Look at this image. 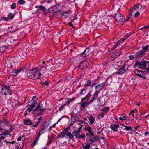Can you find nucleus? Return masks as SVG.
<instances>
[{
  "label": "nucleus",
  "instance_id": "nucleus-1",
  "mask_svg": "<svg viewBox=\"0 0 149 149\" xmlns=\"http://www.w3.org/2000/svg\"><path fill=\"white\" fill-rule=\"evenodd\" d=\"M82 127V125H81V127L78 128L77 130H74L71 134L70 133L68 132L66 134V136H68L69 138L70 139H73L74 136H75L77 138H81L83 139L85 137V135L84 134L81 133V128Z\"/></svg>",
  "mask_w": 149,
  "mask_h": 149
},
{
  "label": "nucleus",
  "instance_id": "nucleus-2",
  "mask_svg": "<svg viewBox=\"0 0 149 149\" xmlns=\"http://www.w3.org/2000/svg\"><path fill=\"white\" fill-rule=\"evenodd\" d=\"M27 76L30 79L36 80L40 79L41 77L40 73L36 68L30 69L27 72Z\"/></svg>",
  "mask_w": 149,
  "mask_h": 149
},
{
  "label": "nucleus",
  "instance_id": "nucleus-3",
  "mask_svg": "<svg viewBox=\"0 0 149 149\" xmlns=\"http://www.w3.org/2000/svg\"><path fill=\"white\" fill-rule=\"evenodd\" d=\"M38 99V98L35 96L33 97L31 100L29 101L27 105L28 108L26 111H27L30 113L33 110V109L35 107L36 105L37 104L36 101Z\"/></svg>",
  "mask_w": 149,
  "mask_h": 149
},
{
  "label": "nucleus",
  "instance_id": "nucleus-4",
  "mask_svg": "<svg viewBox=\"0 0 149 149\" xmlns=\"http://www.w3.org/2000/svg\"><path fill=\"white\" fill-rule=\"evenodd\" d=\"M86 131L89 132V133H86V135L88 138L90 137L89 140L91 142H93L97 140V139L94 136L93 132L92 131L91 128L89 125L86 127L85 128Z\"/></svg>",
  "mask_w": 149,
  "mask_h": 149
},
{
  "label": "nucleus",
  "instance_id": "nucleus-5",
  "mask_svg": "<svg viewBox=\"0 0 149 149\" xmlns=\"http://www.w3.org/2000/svg\"><path fill=\"white\" fill-rule=\"evenodd\" d=\"M3 87L1 89L0 92V95H12L13 92L11 91L10 89V87L6 85H3Z\"/></svg>",
  "mask_w": 149,
  "mask_h": 149
},
{
  "label": "nucleus",
  "instance_id": "nucleus-6",
  "mask_svg": "<svg viewBox=\"0 0 149 149\" xmlns=\"http://www.w3.org/2000/svg\"><path fill=\"white\" fill-rule=\"evenodd\" d=\"M147 50L148 48L147 47L143 46L142 47V50L137 52L135 54V58H138L143 57L146 54Z\"/></svg>",
  "mask_w": 149,
  "mask_h": 149
},
{
  "label": "nucleus",
  "instance_id": "nucleus-7",
  "mask_svg": "<svg viewBox=\"0 0 149 149\" xmlns=\"http://www.w3.org/2000/svg\"><path fill=\"white\" fill-rule=\"evenodd\" d=\"M115 18L117 22L119 23H123L125 21L124 16L120 13H116L115 16Z\"/></svg>",
  "mask_w": 149,
  "mask_h": 149
},
{
  "label": "nucleus",
  "instance_id": "nucleus-8",
  "mask_svg": "<svg viewBox=\"0 0 149 149\" xmlns=\"http://www.w3.org/2000/svg\"><path fill=\"white\" fill-rule=\"evenodd\" d=\"M147 63L146 61L140 62L139 61H136L135 66L136 67H139L142 69H145L146 68Z\"/></svg>",
  "mask_w": 149,
  "mask_h": 149
},
{
  "label": "nucleus",
  "instance_id": "nucleus-9",
  "mask_svg": "<svg viewBox=\"0 0 149 149\" xmlns=\"http://www.w3.org/2000/svg\"><path fill=\"white\" fill-rule=\"evenodd\" d=\"M44 111V109L42 107H41L40 103H39L38 105L36 107L34 110L33 112L35 113H37L39 115L42 114V113H43Z\"/></svg>",
  "mask_w": 149,
  "mask_h": 149
},
{
  "label": "nucleus",
  "instance_id": "nucleus-10",
  "mask_svg": "<svg viewBox=\"0 0 149 149\" xmlns=\"http://www.w3.org/2000/svg\"><path fill=\"white\" fill-rule=\"evenodd\" d=\"M40 73V76L43 75L45 76L46 75V70L45 68L43 66H39L36 68Z\"/></svg>",
  "mask_w": 149,
  "mask_h": 149
},
{
  "label": "nucleus",
  "instance_id": "nucleus-11",
  "mask_svg": "<svg viewBox=\"0 0 149 149\" xmlns=\"http://www.w3.org/2000/svg\"><path fill=\"white\" fill-rule=\"evenodd\" d=\"M65 14H67L68 15V13L66 12H63V13H62L61 11H57L56 10L54 14V15L57 16V17H61L63 16H65L66 18L68 17V15H65Z\"/></svg>",
  "mask_w": 149,
  "mask_h": 149
},
{
  "label": "nucleus",
  "instance_id": "nucleus-12",
  "mask_svg": "<svg viewBox=\"0 0 149 149\" xmlns=\"http://www.w3.org/2000/svg\"><path fill=\"white\" fill-rule=\"evenodd\" d=\"M92 51L90 50V48H87L82 53V56L83 57H86L88 56L92 52Z\"/></svg>",
  "mask_w": 149,
  "mask_h": 149
},
{
  "label": "nucleus",
  "instance_id": "nucleus-13",
  "mask_svg": "<svg viewBox=\"0 0 149 149\" xmlns=\"http://www.w3.org/2000/svg\"><path fill=\"white\" fill-rule=\"evenodd\" d=\"M103 88L101 86H100L98 85H97L95 87V89H96V91L95 92L94 94L93 95L96 96L97 97L98 96V95L100 91Z\"/></svg>",
  "mask_w": 149,
  "mask_h": 149
},
{
  "label": "nucleus",
  "instance_id": "nucleus-14",
  "mask_svg": "<svg viewBox=\"0 0 149 149\" xmlns=\"http://www.w3.org/2000/svg\"><path fill=\"white\" fill-rule=\"evenodd\" d=\"M89 60V59L87 58L86 60L84 61L83 62L80 63L79 65V68H81V69H84L87 67V65H86L85 62H88Z\"/></svg>",
  "mask_w": 149,
  "mask_h": 149
},
{
  "label": "nucleus",
  "instance_id": "nucleus-15",
  "mask_svg": "<svg viewBox=\"0 0 149 149\" xmlns=\"http://www.w3.org/2000/svg\"><path fill=\"white\" fill-rule=\"evenodd\" d=\"M49 126V125L46 121L43 122L41 124V129L40 130L42 132L45 130L46 128Z\"/></svg>",
  "mask_w": 149,
  "mask_h": 149
},
{
  "label": "nucleus",
  "instance_id": "nucleus-16",
  "mask_svg": "<svg viewBox=\"0 0 149 149\" xmlns=\"http://www.w3.org/2000/svg\"><path fill=\"white\" fill-rule=\"evenodd\" d=\"M136 73L137 72L136 74L137 76H139L141 78H144L145 77L144 76V72L143 71L137 70H136Z\"/></svg>",
  "mask_w": 149,
  "mask_h": 149
},
{
  "label": "nucleus",
  "instance_id": "nucleus-17",
  "mask_svg": "<svg viewBox=\"0 0 149 149\" xmlns=\"http://www.w3.org/2000/svg\"><path fill=\"white\" fill-rule=\"evenodd\" d=\"M24 124L26 125H33L31 120L29 119H26L24 120Z\"/></svg>",
  "mask_w": 149,
  "mask_h": 149
},
{
  "label": "nucleus",
  "instance_id": "nucleus-18",
  "mask_svg": "<svg viewBox=\"0 0 149 149\" xmlns=\"http://www.w3.org/2000/svg\"><path fill=\"white\" fill-rule=\"evenodd\" d=\"M35 8H38V9L37 10L38 12L39 10H42L43 12H45L46 10V8L45 7L42 5L36 6Z\"/></svg>",
  "mask_w": 149,
  "mask_h": 149
},
{
  "label": "nucleus",
  "instance_id": "nucleus-19",
  "mask_svg": "<svg viewBox=\"0 0 149 149\" xmlns=\"http://www.w3.org/2000/svg\"><path fill=\"white\" fill-rule=\"evenodd\" d=\"M8 124L7 122L4 119H2L0 120V127H3L6 126Z\"/></svg>",
  "mask_w": 149,
  "mask_h": 149
},
{
  "label": "nucleus",
  "instance_id": "nucleus-20",
  "mask_svg": "<svg viewBox=\"0 0 149 149\" xmlns=\"http://www.w3.org/2000/svg\"><path fill=\"white\" fill-rule=\"evenodd\" d=\"M57 10V8L56 6H53L49 9V12L54 14Z\"/></svg>",
  "mask_w": 149,
  "mask_h": 149
},
{
  "label": "nucleus",
  "instance_id": "nucleus-21",
  "mask_svg": "<svg viewBox=\"0 0 149 149\" xmlns=\"http://www.w3.org/2000/svg\"><path fill=\"white\" fill-rule=\"evenodd\" d=\"M42 120V117H39L38 119L37 122L35 124L33 125V126L35 128L37 127L38 125L40 123Z\"/></svg>",
  "mask_w": 149,
  "mask_h": 149
},
{
  "label": "nucleus",
  "instance_id": "nucleus-22",
  "mask_svg": "<svg viewBox=\"0 0 149 149\" xmlns=\"http://www.w3.org/2000/svg\"><path fill=\"white\" fill-rule=\"evenodd\" d=\"M111 128L114 131L117 132L118 131V128L119 127V125L116 124H115L114 125H111L110 126Z\"/></svg>",
  "mask_w": 149,
  "mask_h": 149
},
{
  "label": "nucleus",
  "instance_id": "nucleus-23",
  "mask_svg": "<svg viewBox=\"0 0 149 149\" xmlns=\"http://www.w3.org/2000/svg\"><path fill=\"white\" fill-rule=\"evenodd\" d=\"M126 70H125L124 68V67H123L120 68L118 70V72L117 73L118 74H123L126 71Z\"/></svg>",
  "mask_w": 149,
  "mask_h": 149
},
{
  "label": "nucleus",
  "instance_id": "nucleus-24",
  "mask_svg": "<svg viewBox=\"0 0 149 149\" xmlns=\"http://www.w3.org/2000/svg\"><path fill=\"white\" fill-rule=\"evenodd\" d=\"M87 118L89 119L90 123L89 125L91 126L94 123L95 118L91 115L90 116V117H88Z\"/></svg>",
  "mask_w": 149,
  "mask_h": 149
},
{
  "label": "nucleus",
  "instance_id": "nucleus-25",
  "mask_svg": "<svg viewBox=\"0 0 149 149\" xmlns=\"http://www.w3.org/2000/svg\"><path fill=\"white\" fill-rule=\"evenodd\" d=\"M122 42V41H121V40L120 39L117 42H116V44L114 45V46L111 48V50H113L116 49L120 44L122 43H121Z\"/></svg>",
  "mask_w": 149,
  "mask_h": 149
},
{
  "label": "nucleus",
  "instance_id": "nucleus-26",
  "mask_svg": "<svg viewBox=\"0 0 149 149\" xmlns=\"http://www.w3.org/2000/svg\"><path fill=\"white\" fill-rule=\"evenodd\" d=\"M97 97L93 95V96L91 98L90 101L87 103L86 102V105H89L91 103L93 102L95 100L97 99Z\"/></svg>",
  "mask_w": 149,
  "mask_h": 149
},
{
  "label": "nucleus",
  "instance_id": "nucleus-27",
  "mask_svg": "<svg viewBox=\"0 0 149 149\" xmlns=\"http://www.w3.org/2000/svg\"><path fill=\"white\" fill-rule=\"evenodd\" d=\"M90 144L87 143L86 144H82V146L83 149H90Z\"/></svg>",
  "mask_w": 149,
  "mask_h": 149
},
{
  "label": "nucleus",
  "instance_id": "nucleus-28",
  "mask_svg": "<svg viewBox=\"0 0 149 149\" xmlns=\"http://www.w3.org/2000/svg\"><path fill=\"white\" fill-rule=\"evenodd\" d=\"M134 9L137 10H139L140 9H142V6L140 4H138L136 6H134Z\"/></svg>",
  "mask_w": 149,
  "mask_h": 149
},
{
  "label": "nucleus",
  "instance_id": "nucleus-29",
  "mask_svg": "<svg viewBox=\"0 0 149 149\" xmlns=\"http://www.w3.org/2000/svg\"><path fill=\"white\" fill-rule=\"evenodd\" d=\"M109 107H105L103 108L101 111H103L104 112V113H106V114L109 111Z\"/></svg>",
  "mask_w": 149,
  "mask_h": 149
},
{
  "label": "nucleus",
  "instance_id": "nucleus-30",
  "mask_svg": "<svg viewBox=\"0 0 149 149\" xmlns=\"http://www.w3.org/2000/svg\"><path fill=\"white\" fill-rule=\"evenodd\" d=\"M14 16L15 15L14 14L10 13H8L7 15V17L9 20H12Z\"/></svg>",
  "mask_w": 149,
  "mask_h": 149
},
{
  "label": "nucleus",
  "instance_id": "nucleus-31",
  "mask_svg": "<svg viewBox=\"0 0 149 149\" xmlns=\"http://www.w3.org/2000/svg\"><path fill=\"white\" fill-rule=\"evenodd\" d=\"M8 49V47L6 46L0 47V51L1 52H4Z\"/></svg>",
  "mask_w": 149,
  "mask_h": 149
},
{
  "label": "nucleus",
  "instance_id": "nucleus-32",
  "mask_svg": "<svg viewBox=\"0 0 149 149\" xmlns=\"http://www.w3.org/2000/svg\"><path fill=\"white\" fill-rule=\"evenodd\" d=\"M23 69L21 68L19 70H17L15 71H14L12 72L13 73H15V74H14V75H17L19 73L23 70Z\"/></svg>",
  "mask_w": 149,
  "mask_h": 149
},
{
  "label": "nucleus",
  "instance_id": "nucleus-33",
  "mask_svg": "<svg viewBox=\"0 0 149 149\" xmlns=\"http://www.w3.org/2000/svg\"><path fill=\"white\" fill-rule=\"evenodd\" d=\"M131 33L128 34L127 35L125 36V38H123L120 39L121 40V41H122L121 43H123V42L127 38L130 37L131 35Z\"/></svg>",
  "mask_w": 149,
  "mask_h": 149
},
{
  "label": "nucleus",
  "instance_id": "nucleus-34",
  "mask_svg": "<svg viewBox=\"0 0 149 149\" xmlns=\"http://www.w3.org/2000/svg\"><path fill=\"white\" fill-rule=\"evenodd\" d=\"M137 110L136 109H135L134 110H132L130 113V116H134V114L136 113L137 114Z\"/></svg>",
  "mask_w": 149,
  "mask_h": 149
},
{
  "label": "nucleus",
  "instance_id": "nucleus-35",
  "mask_svg": "<svg viewBox=\"0 0 149 149\" xmlns=\"http://www.w3.org/2000/svg\"><path fill=\"white\" fill-rule=\"evenodd\" d=\"M38 140L35 138V139L31 144V146L32 147H34L37 143Z\"/></svg>",
  "mask_w": 149,
  "mask_h": 149
},
{
  "label": "nucleus",
  "instance_id": "nucleus-36",
  "mask_svg": "<svg viewBox=\"0 0 149 149\" xmlns=\"http://www.w3.org/2000/svg\"><path fill=\"white\" fill-rule=\"evenodd\" d=\"M12 128H11L10 129V132L9 131H5V132L3 134V135L4 136H7V135H8L10 134V132L11 131H12L13 130H11Z\"/></svg>",
  "mask_w": 149,
  "mask_h": 149
},
{
  "label": "nucleus",
  "instance_id": "nucleus-37",
  "mask_svg": "<svg viewBox=\"0 0 149 149\" xmlns=\"http://www.w3.org/2000/svg\"><path fill=\"white\" fill-rule=\"evenodd\" d=\"M43 132H42L40 130L39 132L38 133L37 136L35 138L38 140L39 137L40 136V134H43Z\"/></svg>",
  "mask_w": 149,
  "mask_h": 149
},
{
  "label": "nucleus",
  "instance_id": "nucleus-38",
  "mask_svg": "<svg viewBox=\"0 0 149 149\" xmlns=\"http://www.w3.org/2000/svg\"><path fill=\"white\" fill-rule=\"evenodd\" d=\"M65 134L62 132L60 134L58 135L57 136L58 138H63L65 136Z\"/></svg>",
  "mask_w": 149,
  "mask_h": 149
},
{
  "label": "nucleus",
  "instance_id": "nucleus-39",
  "mask_svg": "<svg viewBox=\"0 0 149 149\" xmlns=\"http://www.w3.org/2000/svg\"><path fill=\"white\" fill-rule=\"evenodd\" d=\"M4 132L5 130L2 127H0V136L3 135Z\"/></svg>",
  "mask_w": 149,
  "mask_h": 149
},
{
  "label": "nucleus",
  "instance_id": "nucleus-40",
  "mask_svg": "<svg viewBox=\"0 0 149 149\" xmlns=\"http://www.w3.org/2000/svg\"><path fill=\"white\" fill-rule=\"evenodd\" d=\"M135 10L134 9V8H130V17H132V13L133 12L134 10Z\"/></svg>",
  "mask_w": 149,
  "mask_h": 149
},
{
  "label": "nucleus",
  "instance_id": "nucleus-41",
  "mask_svg": "<svg viewBox=\"0 0 149 149\" xmlns=\"http://www.w3.org/2000/svg\"><path fill=\"white\" fill-rule=\"evenodd\" d=\"M87 105L86 102V101L82 103L81 104V106L84 109L86 106Z\"/></svg>",
  "mask_w": 149,
  "mask_h": 149
},
{
  "label": "nucleus",
  "instance_id": "nucleus-42",
  "mask_svg": "<svg viewBox=\"0 0 149 149\" xmlns=\"http://www.w3.org/2000/svg\"><path fill=\"white\" fill-rule=\"evenodd\" d=\"M17 3L18 4L22 5L25 3V1L24 0H19Z\"/></svg>",
  "mask_w": 149,
  "mask_h": 149
},
{
  "label": "nucleus",
  "instance_id": "nucleus-43",
  "mask_svg": "<svg viewBox=\"0 0 149 149\" xmlns=\"http://www.w3.org/2000/svg\"><path fill=\"white\" fill-rule=\"evenodd\" d=\"M11 6V8L12 9H14L16 8V5L15 3H13Z\"/></svg>",
  "mask_w": 149,
  "mask_h": 149
},
{
  "label": "nucleus",
  "instance_id": "nucleus-44",
  "mask_svg": "<svg viewBox=\"0 0 149 149\" xmlns=\"http://www.w3.org/2000/svg\"><path fill=\"white\" fill-rule=\"evenodd\" d=\"M69 128L68 127L65 129L63 131V132L65 134L68 133L67 132L69 130Z\"/></svg>",
  "mask_w": 149,
  "mask_h": 149
},
{
  "label": "nucleus",
  "instance_id": "nucleus-45",
  "mask_svg": "<svg viewBox=\"0 0 149 149\" xmlns=\"http://www.w3.org/2000/svg\"><path fill=\"white\" fill-rule=\"evenodd\" d=\"M91 91H90L89 93L87 94V95L85 96L87 100H88L89 98V97L91 96Z\"/></svg>",
  "mask_w": 149,
  "mask_h": 149
},
{
  "label": "nucleus",
  "instance_id": "nucleus-46",
  "mask_svg": "<svg viewBox=\"0 0 149 149\" xmlns=\"http://www.w3.org/2000/svg\"><path fill=\"white\" fill-rule=\"evenodd\" d=\"M91 81L90 80H88L86 84L85 85V86H90L91 84Z\"/></svg>",
  "mask_w": 149,
  "mask_h": 149
},
{
  "label": "nucleus",
  "instance_id": "nucleus-47",
  "mask_svg": "<svg viewBox=\"0 0 149 149\" xmlns=\"http://www.w3.org/2000/svg\"><path fill=\"white\" fill-rule=\"evenodd\" d=\"M125 128L124 129V130H130L131 129V127L130 126H127L124 125Z\"/></svg>",
  "mask_w": 149,
  "mask_h": 149
},
{
  "label": "nucleus",
  "instance_id": "nucleus-48",
  "mask_svg": "<svg viewBox=\"0 0 149 149\" xmlns=\"http://www.w3.org/2000/svg\"><path fill=\"white\" fill-rule=\"evenodd\" d=\"M145 69L147 71L149 72V63H147Z\"/></svg>",
  "mask_w": 149,
  "mask_h": 149
},
{
  "label": "nucleus",
  "instance_id": "nucleus-49",
  "mask_svg": "<svg viewBox=\"0 0 149 149\" xmlns=\"http://www.w3.org/2000/svg\"><path fill=\"white\" fill-rule=\"evenodd\" d=\"M129 58L130 59V60H133L135 58V55H130L129 56Z\"/></svg>",
  "mask_w": 149,
  "mask_h": 149
},
{
  "label": "nucleus",
  "instance_id": "nucleus-50",
  "mask_svg": "<svg viewBox=\"0 0 149 149\" xmlns=\"http://www.w3.org/2000/svg\"><path fill=\"white\" fill-rule=\"evenodd\" d=\"M139 15L140 13L139 12L137 11L135 13L134 16V17H137Z\"/></svg>",
  "mask_w": 149,
  "mask_h": 149
},
{
  "label": "nucleus",
  "instance_id": "nucleus-51",
  "mask_svg": "<svg viewBox=\"0 0 149 149\" xmlns=\"http://www.w3.org/2000/svg\"><path fill=\"white\" fill-rule=\"evenodd\" d=\"M126 118V117L124 116H121L119 118V119L121 120H125Z\"/></svg>",
  "mask_w": 149,
  "mask_h": 149
},
{
  "label": "nucleus",
  "instance_id": "nucleus-52",
  "mask_svg": "<svg viewBox=\"0 0 149 149\" xmlns=\"http://www.w3.org/2000/svg\"><path fill=\"white\" fill-rule=\"evenodd\" d=\"M86 92V91L85 89H83L82 90L81 92V94L82 95H84Z\"/></svg>",
  "mask_w": 149,
  "mask_h": 149
},
{
  "label": "nucleus",
  "instance_id": "nucleus-53",
  "mask_svg": "<svg viewBox=\"0 0 149 149\" xmlns=\"http://www.w3.org/2000/svg\"><path fill=\"white\" fill-rule=\"evenodd\" d=\"M66 105V104H65L63 105H62L61 106L59 107V109L60 110H62L64 108V107Z\"/></svg>",
  "mask_w": 149,
  "mask_h": 149
},
{
  "label": "nucleus",
  "instance_id": "nucleus-54",
  "mask_svg": "<svg viewBox=\"0 0 149 149\" xmlns=\"http://www.w3.org/2000/svg\"><path fill=\"white\" fill-rule=\"evenodd\" d=\"M105 85L104 83H102L101 84H98V86H101L102 88H103L104 86Z\"/></svg>",
  "mask_w": 149,
  "mask_h": 149
},
{
  "label": "nucleus",
  "instance_id": "nucleus-55",
  "mask_svg": "<svg viewBox=\"0 0 149 149\" xmlns=\"http://www.w3.org/2000/svg\"><path fill=\"white\" fill-rule=\"evenodd\" d=\"M104 115H106V113H102L101 115H99V116L100 117L102 118H103L104 117Z\"/></svg>",
  "mask_w": 149,
  "mask_h": 149
},
{
  "label": "nucleus",
  "instance_id": "nucleus-56",
  "mask_svg": "<svg viewBox=\"0 0 149 149\" xmlns=\"http://www.w3.org/2000/svg\"><path fill=\"white\" fill-rule=\"evenodd\" d=\"M2 19L4 21H7L8 20H9V19L8 18V17H2Z\"/></svg>",
  "mask_w": 149,
  "mask_h": 149
},
{
  "label": "nucleus",
  "instance_id": "nucleus-57",
  "mask_svg": "<svg viewBox=\"0 0 149 149\" xmlns=\"http://www.w3.org/2000/svg\"><path fill=\"white\" fill-rule=\"evenodd\" d=\"M5 141H6V143H10V144H13L15 143V141H13L12 142H8L6 140H5Z\"/></svg>",
  "mask_w": 149,
  "mask_h": 149
},
{
  "label": "nucleus",
  "instance_id": "nucleus-58",
  "mask_svg": "<svg viewBox=\"0 0 149 149\" xmlns=\"http://www.w3.org/2000/svg\"><path fill=\"white\" fill-rule=\"evenodd\" d=\"M70 99H68V100L66 102V104H69V103L71 102V101H70Z\"/></svg>",
  "mask_w": 149,
  "mask_h": 149
},
{
  "label": "nucleus",
  "instance_id": "nucleus-59",
  "mask_svg": "<svg viewBox=\"0 0 149 149\" xmlns=\"http://www.w3.org/2000/svg\"><path fill=\"white\" fill-rule=\"evenodd\" d=\"M45 85L46 86H48L49 85V83L47 81H45L44 83Z\"/></svg>",
  "mask_w": 149,
  "mask_h": 149
},
{
  "label": "nucleus",
  "instance_id": "nucleus-60",
  "mask_svg": "<svg viewBox=\"0 0 149 149\" xmlns=\"http://www.w3.org/2000/svg\"><path fill=\"white\" fill-rule=\"evenodd\" d=\"M144 47H146L147 48L148 50H147V52L149 51V45H147L146 46H144Z\"/></svg>",
  "mask_w": 149,
  "mask_h": 149
},
{
  "label": "nucleus",
  "instance_id": "nucleus-61",
  "mask_svg": "<svg viewBox=\"0 0 149 149\" xmlns=\"http://www.w3.org/2000/svg\"><path fill=\"white\" fill-rule=\"evenodd\" d=\"M21 139H22L21 137L19 136L18 138V139H17V141H21Z\"/></svg>",
  "mask_w": 149,
  "mask_h": 149
},
{
  "label": "nucleus",
  "instance_id": "nucleus-62",
  "mask_svg": "<svg viewBox=\"0 0 149 149\" xmlns=\"http://www.w3.org/2000/svg\"><path fill=\"white\" fill-rule=\"evenodd\" d=\"M68 24L70 26H72L73 27H74V26H73V24L71 22H69L68 23Z\"/></svg>",
  "mask_w": 149,
  "mask_h": 149
},
{
  "label": "nucleus",
  "instance_id": "nucleus-63",
  "mask_svg": "<svg viewBox=\"0 0 149 149\" xmlns=\"http://www.w3.org/2000/svg\"><path fill=\"white\" fill-rule=\"evenodd\" d=\"M86 99H87V98L86 97H84L82 98V99H81V101L82 102V101L85 100H86Z\"/></svg>",
  "mask_w": 149,
  "mask_h": 149
},
{
  "label": "nucleus",
  "instance_id": "nucleus-64",
  "mask_svg": "<svg viewBox=\"0 0 149 149\" xmlns=\"http://www.w3.org/2000/svg\"><path fill=\"white\" fill-rule=\"evenodd\" d=\"M148 26H149V25H148L147 26L144 27L143 28H142V29H144L146 28H149V27H148Z\"/></svg>",
  "mask_w": 149,
  "mask_h": 149
}]
</instances>
